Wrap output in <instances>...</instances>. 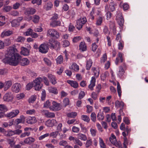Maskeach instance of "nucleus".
Here are the masks:
<instances>
[{
	"mask_svg": "<svg viewBox=\"0 0 148 148\" xmlns=\"http://www.w3.org/2000/svg\"><path fill=\"white\" fill-rule=\"evenodd\" d=\"M42 114L47 118H52L55 116V114L53 112H49L48 111L43 110L41 111Z\"/></svg>",
	"mask_w": 148,
	"mask_h": 148,
	"instance_id": "10",
	"label": "nucleus"
},
{
	"mask_svg": "<svg viewBox=\"0 0 148 148\" xmlns=\"http://www.w3.org/2000/svg\"><path fill=\"white\" fill-rule=\"evenodd\" d=\"M53 5L51 2H48L44 6V8L47 10H50L52 8Z\"/></svg>",
	"mask_w": 148,
	"mask_h": 148,
	"instance_id": "33",
	"label": "nucleus"
},
{
	"mask_svg": "<svg viewBox=\"0 0 148 148\" xmlns=\"http://www.w3.org/2000/svg\"><path fill=\"white\" fill-rule=\"evenodd\" d=\"M11 23L12 27H16L19 25V22L16 19L12 20L11 22Z\"/></svg>",
	"mask_w": 148,
	"mask_h": 148,
	"instance_id": "42",
	"label": "nucleus"
},
{
	"mask_svg": "<svg viewBox=\"0 0 148 148\" xmlns=\"http://www.w3.org/2000/svg\"><path fill=\"white\" fill-rule=\"evenodd\" d=\"M7 142L11 147H13L15 144V142L14 141V138H8L7 139Z\"/></svg>",
	"mask_w": 148,
	"mask_h": 148,
	"instance_id": "32",
	"label": "nucleus"
},
{
	"mask_svg": "<svg viewBox=\"0 0 148 148\" xmlns=\"http://www.w3.org/2000/svg\"><path fill=\"white\" fill-rule=\"evenodd\" d=\"M90 132L92 136H95L96 135L97 130L96 129L91 128Z\"/></svg>",
	"mask_w": 148,
	"mask_h": 148,
	"instance_id": "60",
	"label": "nucleus"
},
{
	"mask_svg": "<svg viewBox=\"0 0 148 148\" xmlns=\"http://www.w3.org/2000/svg\"><path fill=\"white\" fill-rule=\"evenodd\" d=\"M72 132H73L78 133L80 129L79 128L75 126H73L72 127Z\"/></svg>",
	"mask_w": 148,
	"mask_h": 148,
	"instance_id": "58",
	"label": "nucleus"
},
{
	"mask_svg": "<svg viewBox=\"0 0 148 148\" xmlns=\"http://www.w3.org/2000/svg\"><path fill=\"white\" fill-rule=\"evenodd\" d=\"M30 134V132H26L22 133L20 136V137L23 138L25 137L26 136H28Z\"/></svg>",
	"mask_w": 148,
	"mask_h": 148,
	"instance_id": "53",
	"label": "nucleus"
},
{
	"mask_svg": "<svg viewBox=\"0 0 148 148\" xmlns=\"http://www.w3.org/2000/svg\"><path fill=\"white\" fill-rule=\"evenodd\" d=\"M21 87V85L20 83H15L12 85L11 90L14 92L18 93L20 91Z\"/></svg>",
	"mask_w": 148,
	"mask_h": 148,
	"instance_id": "8",
	"label": "nucleus"
},
{
	"mask_svg": "<svg viewBox=\"0 0 148 148\" xmlns=\"http://www.w3.org/2000/svg\"><path fill=\"white\" fill-rule=\"evenodd\" d=\"M120 6L121 8H123L124 10H127L129 8V5L127 3H124L123 4L122 2L120 3Z\"/></svg>",
	"mask_w": 148,
	"mask_h": 148,
	"instance_id": "35",
	"label": "nucleus"
},
{
	"mask_svg": "<svg viewBox=\"0 0 148 148\" xmlns=\"http://www.w3.org/2000/svg\"><path fill=\"white\" fill-rule=\"evenodd\" d=\"M49 92L53 93L54 94H57L58 93V90L56 87H49L48 88Z\"/></svg>",
	"mask_w": 148,
	"mask_h": 148,
	"instance_id": "27",
	"label": "nucleus"
},
{
	"mask_svg": "<svg viewBox=\"0 0 148 148\" xmlns=\"http://www.w3.org/2000/svg\"><path fill=\"white\" fill-rule=\"evenodd\" d=\"M17 49L14 47H10L5 55V57L3 60L5 64L16 66L19 62L22 66L27 65L29 63V60L26 58L21 59V56L17 53Z\"/></svg>",
	"mask_w": 148,
	"mask_h": 148,
	"instance_id": "1",
	"label": "nucleus"
},
{
	"mask_svg": "<svg viewBox=\"0 0 148 148\" xmlns=\"http://www.w3.org/2000/svg\"><path fill=\"white\" fill-rule=\"evenodd\" d=\"M99 144L100 147L101 148H106V145L105 144L103 139L101 138H99Z\"/></svg>",
	"mask_w": 148,
	"mask_h": 148,
	"instance_id": "40",
	"label": "nucleus"
},
{
	"mask_svg": "<svg viewBox=\"0 0 148 148\" xmlns=\"http://www.w3.org/2000/svg\"><path fill=\"white\" fill-rule=\"evenodd\" d=\"M13 33V32L12 31H4L1 33V38H3L5 36H9Z\"/></svg>",
	"mask_w": 148,
	"mask_h": 148,
	"instance_id": "24",
	"label": "nucleus"
},
{
	"mask_svg": "<svg viewBox=\"0 0 148 148\" xmlns=\"http://www.w3.org/2000/svg\"><path fill=\"white\" fill-rule=\"evenodd\" d=\"M11 112L15 117L19 113V111L18 109L13 110Z\"/></svg>",
	"mask_w": 148,
	"mask_h": 148,
	"instance_id": "64",
	"label": "nucleus"
},
{
	"mask_svg": "<svg viewBox=\"0 0 148 148\" xmlns=\"http://www.w3.org/2000/svg\"><path fill=\"white\" fill-rule=\"evenodd\" d=\"M12 8L10 6H4L3 8V10L6 12L10 11L12 9Z\"/></svg>",
	"mask_w": 148,
	"mask_h": 148,
	"instance_id": "50",
	"label": "nucleus"
},
{
	"mask_svg": "<svg viewBox=\"0 0 148 148\" xmlns=\"http://www.w3.org/2000/svg\"><path fill=\"white\" fill-rule=\"evenodd\" d=\"M77 115V113L75 112H73L71 113H68L67 114V116L71 118L75 117Z\"/></svg>",
	"mask_w": 148,
	"mask_h": 148,
	"instance_id": "46",
	"label": "nucleus"
},
{
	"mask_svg": "<svg viewBox=\"0 0 148 148\" xmlns=\"http://www.w3.org/2000/svg\"><path fill=\"white\" fill-rule=\"evenodd\" d=\"M47 36L50 37L58 39L60 37L59 33L55 29H49L47 31Z\"/></svg>",
	"mask_w": 148,
	"mask_h": 148,
	"instance_id": "3",
	"label": "nucleus"
},
{
	"mask_svg": "<svg viewBox=\"0 0 148 148\" xmlns=\"http://www.w3.org/2000/svg\"><path fill=\"white\" fill-rule=\"evenodd\" d=\"M87 22L86 18L85 17H81L77 21L76 28L79 30Z\"/></svg>",
	"mask_w": 148,
	"mask_h": 148,
	"instance_id": "5",
	"label": "nucleus"
},
{
	"mask_svg": "<svg viewBox=\"0 0 148 148\" xmlns=\"http://www.w3.org/2000/svg\"><path fill=\"white\" fill-rule=\"evenodd\" d=\"M35 113V110L34 109L29 110L26 111V113L29 115L34 114Z\"/></svg>",
	"mask_w": 148,
	"mask_h": 148,
	"instance_id": "63",
	"label": "nucleus"
},
{
	"mask_svg": "<svg viewBox=\"0 0 148 148\" xmlns=\"http://www.w3.org/2000/svg\"><path fill=\"white\" fill-rule=\"evenodd\" d=\"M103 32L105 34H109L110 33V31L108 29V27L106 26H104V27Z\"/></svg>",
	"mask_w": 148,
	"mask_h": 148,
	"instance_id": "55",
	"label": "nucleus"
},
{
	"mask_svg": "<svg viewBox=\"0 0 148 148\" xmlns=\"http://www.w3.org/2000/svg\"><path fill=\"white\" fill-rule=\"evenodd\" d=\"M109 27L110 29L112 30V32L114 35L116 34V29L115 28L114 23L113 22H110L109 25Z\"/></svg>",
	"mask_w": 148,
	"mask_h": 148,
	"instance_id": "26",
	"label": "nucleus"
},
{
	"mask_svg": "<svg viewBox=\"0 0 148 148\" xmlns=\"http://www.w3.org/2000/svg\"><path fill=\"white\" fill-rule=\"evenodd\" d=\"M81 118L82 120L87 123L89 122L90 120V119L89 117L86 115H82L81 116Z\"/></svg>",
	"mask_w": 148,
	"mask_h": 148,
	"instance_id": "41",
	"label": "nucleus"
},
{
	"mask_svg": "<svg viewBox=\"0 0 148 148\" xmlns=\"http://www.w3.org/2000/svg\"><path fill=\"white\" fill-rule=\"evenodd\" d=\"M22 131L20 130H10L7 131H5L4 134L5 136H11L15 134L19 135L21 133Z\"/></svg>",
	"mask_w": 148,
	"mask_h": 148,
	"instance_id": "6",
	"label": "nucleus"
},
{
	"mask_svg": "<svg viewBox=\"0 0 148 148\" xmlns=\"http://www.w3.org/2000/svg\"><path fill=\"white\" fill-rule=\"evenodd\" d=\"M35 141V139L32 137H27L24 140V143L28 145H30Z\"/></svg>",
	"mask_w": 148,
	"mask_h": 148,
	"instance_id": "15",
	"label": "nucleus"
},
{
	"mask_svg": "<svg viewBox=\"0 0 148 148\" xmlns=\"http://www.w3.org/2000/svg\"><path fill=\"white\" fill-rule=\"evenodd\" d=\"M48 77L52 84L54 85L57 83L56 77L51 74H48Z\"/></svg>",
	"mask_w": 148,
	"mask_h": 148,
	"instance_id": "18",
	"label": "nucleus"
},
{
	"mask_svg": "<svg viewBox=\"0 0 148 148\" xmlns=\"http://www.w3.org/2000/svg\"><path fill=\"white\" fill-rule=\"evenodd\" d=\"M107 59V56L106 53L104 54L101 57V63H104Z\"/></svg>",
	"mask_w": 148,
	"mask_h": 148,
	"instance_id": "59",
	"label": "nucleus"
},
{
	"mask_svg": "<svg viewBox=\"0 0 148 148\" xmlns=\"http://www.w3.org/2000/svg\"><path fill=\"white\" fill-rule=\"evenodd\" d=\"M126 69L127 66L125 64L123 63L119 67V71L117 73L118 76L120 77H121L123 75Z\"/></svg>",
	"mask_w": 148,
	"mask_h": 148,
	"instance_id": "7",
	"label": "nucleus"
},
{
	"mask_svg": "<svg viewBox=\"0 0 148 148\" xmlns=\"http://www.w3.org/2000/svg\"><path fill=\"white\" fill-rule=\"evenodd\" d=\"M104 118V115L103 113L99 112L97 115V118L99 121L103 120Z\"/></svg>",
	"mask_w": 148,
	"mask_h": 148,
	"instance_id": "43",
	"label": "nucleus"
},
{
	"mask_svg": "<svg viewBox=\"0 0 148 148\" xmlns=\"http://www.w3.org/2000/svg\"><path fill=\"white\" fill-rule=\"evenodd\" d=\"M57 123L56 121L54 119L48 120L45 122V124L46 126L49 127L53 126Z\"/></svg>",
	"mask_w": 148,
	"mask_h": 148,
	"instance_id": "17",
	"label": "nucleus"
},
{
	"mask_svg": "<svg viewBox=\"0 0 148 148\" xmlns=\"http://www.w3.org/2000/svg\"><path fill=\"white\" fill-rule=\"evenodd\" d=\"M56 60L57 64H60L63 62V57L62 55H60L56 59Z\"/></svg>",
	"mask_w": 148,
	"mask_h": 148,
	"instance_id": "37",
	"label": "nucleus"
},
{
	"mask_svg": "<svg viewBox=\"0 0 148 148\" xmlns=\"http://www.w3.org/2000/svg\"><path fill=\"white\" fill-rule=\"evenodd\" d=\"M31 47L30 46L28 47V49L24 47H22L21 48V54L24 56H27L29 55V49H30Z\"/></svg>",
	"mask_w": 148,
	"mask_h": 148,
	"instance_id": "13",
	"label": "nucleus"
},
{
	"mask_svg": "<svg viewBox=\"0 0 148 148\" xmlns=\"http://www.w3.org/2000/svg\"><path fill=\"white\" fill-rule=\"evenodd\" d=\"M92 63L91 60L90 59H87L86 66V69L87 70H90L91 66H92Z\"/></svg>",
	"mask_w": 148,
	"mask_h": 148,
	"instance_id": "34",
	"label": "nucleus"
},
{
	"mask_svg": "<svg viewBox=\"0 0 148 148\" xmlns=\"http://www.w3.org/2000/svg\"><path fill=\"white\" fill-rule=\"evenodd\" d=\"M109 139L112 143L114 146L119 143V142L117 141L116 137L113 134H111V137L109 138Z\"/></svg>",
	"mask_w": 148,
	"mask_h": 148,
	"instance_id": "23",
	"label": "nucleus"
},
{
	"mask_svg": "<svg viewBox=\"0 0 148 148\" xmlns=\"http://www.w3.org/2000/svg\"><path fill=\"white\" fill-rule=\"evenodd\" d=\"M42 80V78L38 77L34 81L33 84L35 90H39L41 88L42 84H41V82Z\"/></svg>",
	"mask_w": 148,
	"mask_h": 148,
	"instance_id": "2",
	"label": "nucleus"
},
{
	"mask_svg": "<svg viewBox=\"0 0 148 148\" xmlns=\"http://www.w3.org/2000/svg\"><path fill=\"white\" fill-rule=\"evenodd\" d=\"M40 18V17L38 16L34 15L32 16V21L34 23H37L39 22Z\"/></svg>",
	"mask_w": 148,
	"mask_h": 148,
	"instance_id": "36",
	"label": "nucleus"
},
{
	"mask_svg": "<svg viewBox=\"0 0 148 148\" xmlns=\"http://www.w3.org/2000/svg\"><path fill=\"white\" fill-rule=\"evenodd\" d=\"M25 97V94L23 93H22L17 95L16 98L18 100H20L24 98Z\"/></svg>",
	"mask_w": 148,
	"mask_h": 148,
	"instance_id": "51",
	"label": "nucleus"
},
{
	"mask_svg": "<svg viewBox=\"0 0 148 148\" xmlns=\"http://www.w3.org/2000/svg\"><path fill=\"white\" fill-rule=\"evenodd\" d=\"M66 145H67V141L64 140L60 141L59 143V145L61 146L65 147Z\"/></svg>",
	"mask_w": 148,
	"mask_h": 148,
	"instance_id": "61",
	"label": "nucleus"
},
{
	"mask_svg": "<svg viewBox=\"0 0 148 148\" xmlns=\"http://www.w3.org/2000/svg\"><path fill=\"white\" fill-rule=\"evenodd\" d=\"M96 79L95 77H92L90 81V84L88 86V88L91 90L93 89V87L95 86Z\"/></svg>",
	"mask_w": 148,
	"mask_h": 148,
	"instance_id": "19",
	"label": "nucleus"
},
{
	"mask_svg": "<svg viewBox=\"0 0 148 148\" xmlns=\"http://www.w3.org/2000/svg\"><path fill=\"white\" fill-rule=\"evenodd\" d=\"M36 12V10L33 8H27L25 12V14L26 15H32L34 14Z\"/></svg>",
	"mask_w": 148,
	"mask_h": 148,
	"instance_id": "20",
	"label": "nucleus"
},
{
	"mask_svg": "<svg viewBox=\"0 0 148 148\" xmlns=\"http://www.w3.org/2000/svg\"><path fill=\"white\" fill-rule=\"evenodd\" d=\"M103 21V18L99 16L97 18L96 24L98 26L100 25Z\"/></svg>",
	"mask_w": 148,
	"mask_h": 148,
	"instance_id": "44",
	"label": "nucleus"
},
{
	"mask_svg": "<svg viewBox=\"0 0 148 148\" xmlns=\"http://www.w3.org/2000/svg\"><path fill=\"white\" fill-rule=\"evenodd\" d=\"M79 49L82 51H84L87 50V46L85 42H82L80 43L79 45Z\"/></svg>",
	"mask_w": 148,
	"mask_h": 148,
	"instance_id": "25",
	"label": "nucleus"
},
{
	"mask_svg": "<svg viewBox=\"0 0 148 148\" xmlns=\"http://www.w3.org/2000/svg\"><path fill=\"white\" fill-rule=\"evenodd\" d=\"M4 90L5 91L8 90L12 85V82L11 80H8L5 81L4 83Z\"/></svg>",
	"mask_w": 148,
	"mask_h": 148,
	"instance_id": "16",
	"label": "nucleus"
},
{
	"mask_svg": "<svg viewBox=\"0 0 148 148\" xmlns=\"http://www.w3.org/2000/svg\"><path fill=\"white\" fill-rule=\"evenodd\" d=\"M70 68L76 72L78 71L79 69V66L75 63H73L72 65L70 67Z\"/></svg>",
	"mask_w": 148,
	"mask_h": 148,
	"instance_id": "29",
	"label": "nucleus"
},
{
	"mask_svg": "<svg viewBox=\"0 0 148 148\" xmlns=\"http://www.w3.org/2000/svg\"><path fill=\"white\" fill-rule=\"evenodd\" d=\"M123 53L120 52L119 53L118 57L116 58L115 62V64L116 65H118V64L119 58L120 59L121 62H123Z\"/></svg>",
	"mask_w": 148,
	"mask_h": 148,
	"instance_id": "28",
	"label": "nucleus"
},
{
	"mask_svg": "<svg viewBox=\"0 0 148 148\" xmlns=\"http://www.w3.org/2000/svg\"><path fill=\"white\" fill-rule=\"evenodd\" d=\"M115 105L117 108H122L124 106V103L122 101H120L117 100L115 102Z\"/></svg>",
	"mask_w": 148,
	"mask_h": 148,
	"instance_id": "30",
	"label": "nucleus"
},
{
	"mask_svg": "<svg viewBox=\"0 0 148 148\" xmlns=\"http://www.w3.org/2000/svg\"><path fill=\"white\" fill-rule=\"evenodd\" d=\"M91 120L94 122L96 121V115L95 112H92L91 113L90 115Z\"/></svg>",
	"mask_w": 148,
	"mask_h": 148,
	"instance_id": "54",
	"label": "nucleus"
},
{
	"mask_svg": "<svg viewBox=\"0 0 148 148\" xmlns=\"http://www.w3.org/2000/svg\"><path fill=\"white\" fill-rule=\"evenodd\" d=\"M61 107L60 103L55 101H53L52 105L49 107V109L53 111H56L60 110Z\"/></svg>",
	"mask_w": 148,
	"mask_h": 148,
	"instance_id": "9",
	"label": "nucleus"
},
{
	"mask_svg": "<svg viewBox=\"0 0 148 148\" xmlns=\"http://www.w3.org/2000/svg\"><path fill=\"white\" fill-rule=\"evenodd\" d=\"M37 121L36 118L34 116H29L26 119V122L30 124H33L35 123Z\"/></svg>",
	"mask_w": 148,
	"mask_h": 148,
	"instance_id": "14",
	"label": "nucleus"
},
{
	"mask_svg": "<svg viewBox=\"0 0 148 148\" xmlns=\"http://www.w3.org/2000/svg\"><path fill=\"white\" fill-rule=\"evenodd\" d=\"M14 96L11 92L6 93L3 97V101L5 102H9L13 101Z\"/></svg>",
	"mask_w": 148,
	"mask_h": 148,
	"instance_id": "4",
	"label": "nucleus"
},
{
	"mask_svg": "<svg viewBox=\"0 0 148 148\" xmlns=\"http://www.w3.org/2000/svg\"><path fill=\"white\" fill-rule=\"evenodd\" d=\"M43 60L46 64L47 65L50 66L51 65V61L46 58H45Z\"/></svg>",
	"mask_w": 148,
	"mask_h": 148,
	"instance_id": "49",
	"label": "nucleus"
},
{
	"mask_svg": "<svg viewBox=\"0 0 148 148\" xmlns=\"http://www.w3.org/2000/svg\"><path fill=\"white\" fill-rule=\"evenodd\" d=\"M119 42L118 44V49L120 50H122L124 47V42L123 40Z\"/></svg>",
	"mask_w": 148,
	"mask_h": 148,
	"instance_id": "48",
	"label": "nucleus"
},
{
	"mask_svg": "<svg viewBox=\"0 0 148 148\" xmlns=\"http://www.w3.org/2000/svg\"><path fill=\"white\" fill-rule=\"evenodd\" d=\"M8 110L7 106L4 104H0V111L5 110L7 111Z\"/></svg>",
	"mask_w": 148,
	"mask_h": 148,
	"instance_id": "52",
	"label": "nucleus"
},
{
	"mask_svg": "<svg viewBox=\"0 0 148 148\" xmlns=\"http://www.w3.org/2000/svg\"><path fill=\"white\" fill-rule=\"evenodd\" d=\"M67 82L74 88H77L78 87V84L76 81L68 80L67 81Z\"/></svg>",
	"mask_w": 148,
	"mask_h": 148,
	"instance_id": "21",
	"label": "nucleus"
},
{
	"mask_svg": "<svg viewBox=\"0 0 148 148\" xmlns=\"http://www.w3.org/2000/svg\"><path fill=\"white\" fill-rule=\"evenodd\" d=\"M92 70L94 73V75L96 77H98L99 74V70L98 69L95 67L92 68Z\"/></svg>",
	"mask_w": 148,
	"mask_h": 148,
	"instance_id": "38",
	"label": "nucleus"
},
{
	"mask_svg": "<svg viewBox=\"0 0 148 148\" xmlns=\"http://www.w3.org/2000/svg\"><path fill=\"white\" fill-rule=\"evenodd\" d=\"M36 98V95H32L29 99L28 101L29 103H32L35 101Z\"/></svg>",
	"mask_w": 148,
	"mask_h": 148,
	"instance_id": "47",
	"label": "nucleus"
},
{
	"mask_svg": "<svg viewBox=\"0 0 148 148\" xmlns=\"http://www.w3.org/2000/svg\"><path fill=\"white\" fill-rule=\"evenodd\" d=\"M85 93L84 91H81L79 94L78 99H82L85 96Z\"/></svg>",
	"mask_w": 148,
	"mask_h": 148,
	"instance_id": "57",
	"label": "nucleus"
},
{
	"mask_svg": "<svg viewBox=\"0 0 148 148\" xmlns=\"http://www.w3.org/2000/svg\"><path fill=\"white\" fill-rule=\"evenodd\" d=\"M60 25L61 22L60 21L55 20L51 21L50 23V25L53 27L60 26Z\"/></svg>",
	"mask_w": 148,
	"mask_h": 148,
	"instance_id": "22",
	"label": "nucleus"
},
{
	"mask_svg": "<svg viewBox=\"0 0 148 148\" xmlns=\"http://www.w3.org/2000/svg\"><path fill=\"white\" fill-rule=\"evenodd\" d=\"M58 132L54 131L52 132L49 134V136L50 137L53 138H56L58 134Z\"/></svg>",
	"mask_w": 148,
	"mask_h": 148,
	"instance_id": "39",
	"label": "nucleus"
},
{
	"mask_svg": "<svg viewBox=\"0 0 148 148\" xmlns=\"http://www.w3.org/2000/svg\"><path fill=\"white\" fill-rule=\"evenodd\" d=\"M92 140L91 138H88L86 141L85 146L86 147L88 148L92 145Z\"/></svg>",
	"mask_w": 148,
	"mask_h": 148,
	"instance_id": "45",
	"label": "nucleus"
},
{
	"mask_svg": "<svg viewBox=\"0 0 148 148\" xmlns=\"http://www.w3.org/2000/svg\"><path fill=\"white\" fill-rule=\"evenodd\" d=\"M49 45L51 49H53L56 48L58 49L60 48V43L57 41H53L50 42Z\"/></svg>",
	"mask_w": 148,
	"mask_h": 148,
	"instance_id": "12",
	"label": "nucleus"
},
{
	"mask_svg": "<svg viewBox=\"0 0 148 148\" xmlns=\"http://www.w3.org/2000/svg\"><path fill=\"white\" fill-rule=\"evenodd\" d=\"M38 49L40 52L42 53H45L48 52L49 48L46 44H42L39 47Z\"/></svg>",
	"mask_w": 148,
	"mask_h": 148,
	"instance_id": "11",
	"label": "nucleus"
},
{
	"mask_svg": "<svg viewBox=\"0 0 148 148\" xmlns=\"http://www.w3.org/2000/svg\"><path fill=\"white\" fill-rule=\"evenodd\" d=\"M109 7L110 10L112 11H113L115 10L114 3L113 2H111L110 3Z\"/></svg>",
	"mask_w": 148,
	"mask_h": 148,
	"instance_id": "62",
	"label": "nucleus"
},
{
	"mask_svg": "<svg viewBox=\"0 0 148 148\" xmlns=\"http://www.w3.org/2000/svg\"><path fill=\"white\" fill-rule=\"evenodd\" d=\"M32 32V29L29 28L24 33V34L26 36H31Z\"/></svg>",
	"mask_w": 148,
	"mask_h": 148,
	"instance_id": "56",
	"label": "nucleus"
},
{
	"mask_svg": "<svg viewBox=\"0 0 148 148\" xmlns=\"http://www.w3.org/2000/svg\"><path fill=\"white\" fill-rule=\"evenodd\" d=\"M78 138L81 140L85 141L87 139V138L86 136L81 133H79L77 134Z\"/></svg>",
	"mask_w": 148,
	"mask_h": 148,
	"instance_id": "31",
	"label": "nucleus"
}]
</instances>
